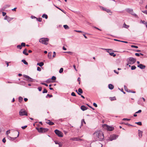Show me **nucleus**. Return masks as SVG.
I'll return each instance as SVG.
<instances>
[{
    "label": "nucleus",
    "mask_w": 147,
    "mask_h": 147,
    "mask_svg": "<svg viewBox=\"0 0 147 147\" xmlns=\"http://www.w3.org/2000/svg\"><path fill=\"white\" fill-rule=\"evenodd\" d=\"M94 138L97 140L102 141L104 138V134L103 132L101 131H95L93 134Z\"/></svg>",
    "instance_id": "nucleus-1"
},
{
    "label": "nucleus",
    "mask_w": 147,
    "mask_h": 147,
    "mask_svg": "<svg viewBox=\"0 0 147 147\" xmlns=\"http://www.w3.org/2000/svg\"><path fill=\"white\" fill-rule=\"evenodd\" d=\"M136 61V59L133 57H129L127 58V65H129V64L132 65L134 64Z\"/></svg>",
    "instance_id": "nucleus-2"
},
{
    "label": "nucleus",
    "mask_w": 147,
    "mask_h": 147,
    "mask_svg": "<svg viewBox=\"0 0 147 147\" xmlns=\"http://www.w3.org/2000/svg\"><path fill=\"white\" fill-rule=\"evenodd\" d=\"M49 39L47 38H41L39 40L40 42L42 44L47 45L48 44V42L49 41Z\"/></svg>",
    "instance_id": "nucleus-3"
},
{
    "label": "nucleus",
    "mask_w": 147,
    "mask_h": 147,
    "mask_svg": "<svg viewBox=\"0 0 147 147\" xmlns=\"http://www.w3.org/2000/svg\"><path fill=\"white\" fill-rule=\"evenodd\" d=\"M103 127L106 129L107 131H111L114 130V128L112 126H110L106 124H104L103 125Z\"/></svg>",
    "instance_id": "nucleus-4"
},
{
    "label": "nucleus",
    "mask_w": 147,
    "mask_h": 147,
    "mask_svg": "<svg viewBox=\"0 0 147 147\" xmlns=\"http://www.w3.org/2000/svg\"><path fill=\"white\" fill-rule=\"evenodd\" d=\"M36 129L38 132L42 133L47 132L49 130L47 128H44L43 127H40V128H36Z\"/></svg>",
    "instance_id": "nucleus-5"
},
{
    "label": "nucleus",
    "mask_w": 147,
    "mask_h": 147,
    "mask_svg": "<svg viewBox=\"0 0 147 147\" xmlns=\"http://www.w3.org/2000/svg\"><path fill=\"white\" fill-rule=\"evenodd\" d=\"M126 11L130 13L132 15L134 16L136 18H138V16L137 14L134 13L133 10L132 9L130 8H127L125 9Z\"/></svg>",
    "instance_id": "nucleus-6"
},
{
    "label": "nucleus",
    "mask_w": 147,
    "mask_h": 147,
    "mask_svg": "<svg viewBox=\"0 0 147 147\" xmlns=\"http://www.w3.org/2000/svg\"><path fill=\"white\" fill-rule=\"evenodd\" d=\"M19 115L20 116L28 115L27 113L24 110L22 109H21L19 111Z\"/></svg>",
    "instance_id": "nucleus-7"
},
{
    "label": "nucleus",
    "mask_w": 147,
    "mask_h": 147,
    "mask_svg": "<svg viewBox=\"0 0 147 147\" xmlns=\"http://www.w3.org/2000/svg\"><path fill=\"white\" fill-rule=\"evenodd\" d=\"M55 133L59 137H62L63 136V133L60 131L56 129L55 130Z\"/></svg>",
    "instance_id": "nucleus-8"
},
{
    "label": "nucleus",
    "mask_w": 147,
    "mask_h": 147,
    "mask_svg": "<svg viewBox=\"0 0 147 147\" xmlns=\"http://www.w3.org/2000/svg\"><path fill=\"white\" fill-rule=\"evenodd\" d=\"M71 140L74 141H82V139L78 138H72L70 139Z\"/></svg>",
    "instance_id": "nucleus-9"
},
{
    "label": "nucleus",
    "mask_w": 147,
    "mask_h": 147,
    "mask_svg": "<svg viewBox=\"0 0 147 147\" xmlns=\"http://www.w3.org/2000/svg\"><path fill=\"white\" fill-rule=\"evenodd\" d=\"M23 76L25 78L27 79V80H26L29 82L33 81V80H32V79L28 76L24 75H23Z\"/></svg>",
    "instance_id": "nucleus-10"
},
{
    "label": "nucleus",
    "mask_w": 147,
    "mask_h": 147,
    "mask_svg": "<svg viewBox=\"0 0 147 147\" xmlns=\"http://www.w3.org/2000/svg\"><path fill=\"white\" fill-rule=\"evenodd\" d=\"M118 137V136L115 135H114L110 137L109 139L110 141H112L113 140H115Z\"/></svg>",
    "instance_id": "nucleus-11"
},
{
    "label": "nucleus",
    "mask_w": 147,
    "mask_h": 147,
    "mask_svg": "<svg viewBox=\"0 0 147 147\" xmlns=\"http://www.w3.org/2000/svg\"><path fill=\"white\" fill-rule=\"evenodd\" d=\"M101 9L103 10L106 11L107 13H112V12L110 9H107L105 7H102Z\"/></svg>",
    "instance_id": "nucleus-12"
},
{
    "label": "nucleus",
    "mask_w": 147,
    "mask_h": 147,
    "mask_svg": "<svg viewBox=\"0 0 147 147\" xmlns=\"http://www.w3.org/2000/svg\"><path fill=\"white\" fill-rule=\"evenodd\" d=\"M138 67H139L141 69H144L146 67V66L142 64H139L137 66Z\"/></svg>",
    "instance_id": "nucleus-13"
},
{
    "label": "nucleus",
    "mask_w": 147,
    "mask_h": 147,
    "mask_svg": "<svg viewBox=\"0 0 147 147\" xmlns=\"http://www.w3.org/2000/svg\"><path fill=\"white\" fill-rule=\"evenodd\" d=\"M102 145L100 143L98 144H96L92 146V147H102Z\"/></svg>",
    "instance_id": "nucleus-14"
},
{
    "label": "nucleus",
    "mask_w": 147,
    "mask_h": 147,
    "mask_svg": "<svg viewBox=\"0 0 147 147\" xmlns=\"http://www.w3.org/2000/svg\"><path fill=\"white\" fill-rule=\"evenodd\" d=\"M81 109L83 111H84L87 109V108L84 106L82 105L81 107Z\"/></svg>",
    "instance_id": "nucleus-15"
},
{
    "label": "nucleus",
    "mask_w": 147,
    "mask_h": 147,
    "mask_svg": "<svg viewBox=\"0 0 147 147\" xmlns=\"http://www.w3.org/2000/svg\"><path fill=\"white\" fill-rule=\"evenodd\" d=\"M47 124H49V125H53L54 124L53 122L51 121L50 120H48L46 122Z\"/></svg>",
    "instance_id": "nucleus-16"
},
{
    "label": "nucleus",
    "mask_w": 147,
    "mask_h": 147,
    "mask_svg": "<svg viewBox=\"0 0 147 147\" xmlns=\"http://www.w3.org/2000/svg\"><path fill=\"white\" fill-rule=\"evenodd\" d=\"M108 87H109V88L111 90L113 89L114 88L113 85L111 84H110L109 85Z\"/></svg>",
    "instance_id": "nucleus-17"
},
{
    "label": "nucleus",
    "mask_w": 147,
    "mask_h": 147,
    "mask_svg": "<svg viewBox=\"0 0 147 147\" xmlns=\"http://www.w3.org/2000/svg\"><path fill=\"white\" fill-rule=\"evenodd\" d=\"M138 131L139 137H141L142 136V132L140 130H138Z\"/></svg>",
    "instance_id": "nucleus-18"
},
{
    "label": "nucleus",
    "mask_w": 147,
    "mask_h": 147,
    "mask_svg": "<svg viewBox=\"0 0 147 147\" xmlns=\"http://www.w3.org/2000/svg\"><path fill=\"white\" fill-rule=\"evenodd\" d=\"M123 28H127V29H128L129 28V25H126L125 24V23H124V24H123Z\"/></svg>",
    "instance_id": "nucleus-19"
},
{
    "label": "nucleus",
    "mask_w": 147,
    "mask_h": 147,
    "mask_svg": "<svg viewBox=\"0 0 147 147\" xmlns=\"http://www.w3.org/2000/svg\"><path fill=\"white\" fill-rule=\"evenodd\" d=\"M27 51V49H25L23 51V53L26 55H28V53L26 52V51Z\"/></svg>",
    "instance_id": "nucleus-20"
},
{
    "label": "nucleus",
    "mask_w": 147,
    "mask_h": 147,
    "mask_svg": "<svg viewBox=\"0 0 147 147\" xmlns=\"http://www.w3.org/2000/svg\"><path fill=\"white\" fill-rule=\"evenodd\" d=\"M44 64V63L43 62H41L39 63H38L37 64V65H38L39 66L41 67L43 66Z\"/></svg>",
    "instance_id": "nucleus-21"
},
{
    "label": "nucleus",
    "mask_w": 147,
    "mask_h": 147,
    "mask_svg": "<svg viewBox=\"0 0 147 147\" xmlns=\"http://www.w3.org/2000/svg\"><path fill=\"white\" fill-rule=\"evenodd\" d=\"M22 61L24 63L25 65H27L28 64V63L24 59H22Z\"/></svg>",
    "instance_id": "nucleus-22"
},
{
    "label": "nucleus",
    "mask_w": 147,
    "mask_h": 147,
    "mask_svg": "<svg viewBox=\"0 0 147 147\" xmlns=\"http://www.w3.org/2000/svg\"><path fill=\"white\" fill-rule=\"evenodd\" d=\"M42 17L43 18H45V19H47L48 18V16L47 15L45 14L42 15Z\"/></svg>",
    "instance_id": "nucleus-23"
},
{
    "label": "nucleus",
    "mask_w": 147,
    "mask_h": 147,
    "mask_svg": "<svg viewBox=\"0 0 147 147\" xmlns=\"http://www.w3.org/2000/svg\"><path fill=\"white\" fill-rule=\"evenodd\" d=\"M78 93H81V94H82L83 92V91L82 89L80 88H79L78 89Z\"/></svg>",
    "instance_id": "nucleus-24"
},
{
    "label": "nucleus",
    "mask_w": 147,
    "mask_h": 147,
    "mask_svg": "<svg viewBox=\"0 0 147 147\" xmlns=\"http://www.w3.org/2000/svg\"><path fill=\"white\" fill-rule=\"evenodd\" d=\"M109 55L111 56H113V57H115L116 55L114 53H109Z\"/></svg>",
    "instance_id": "nucleus-25"
},
{
    "label": "nucleus",
    "mask_w": 147,
    "mask_h": 147,
    "mask_svg": "<svg viewBox=\"0 0 147 147\" xmlns=\"http://www.w3.org/2000/svg\"><path fill=\"white\" fill-rule=\"evenodd\" d=\"M63 27L65 29H68L69 28V27L67 25H63Z\"/></svg>",
    "instance_id": "nucleus-26"
},
{
    "label": "nucleus",
    "mask_w": 147,
    "mask_h": 147,
    "mask_svg": "<svg viewBox=\"0 0 147 147\" xmlns=\"http://www.w3.org/2000/svg\"><path fill=\"white\" fill-rule=\"evenodd\" d=\"M48 57L49 59H51V53H49L48 55Z\"/></svg>",
    "instance_id": "nucleus-27"
},
{
    "label": "nucleus",
    "mask_w": 147,
    "mask_h": 147,
    "mask_svg": "<svg viewBox=\"0 0 147 147\" xmlns=\"http://www.w3.org/2000/svg\"><path fill=\"white\" fill-rule=\"evenodd\" d=\"M13 19V18H10L9 17H8V18H7V20L8 22H9L11 20H12Z\"/></svg>",
    "instance_id": "nucleus-28"
},
{
    "label": "nucleus",
    "mask_w": 147,
    "mask_h": 147,
    "mask_svg": "<svg viewBox=\"0 0 147 147\" xmlns=\"http://www.w3.org/2000/svg\"><path fill=\"white\" fill-rule=\"evenodd\" d=\"M140 23H142V24H144L145 25V24H146V22L144 20L142 21V20H141L140 22Z\"/></svg>",
    "instance_id": "nucleus-29"
},
{
    "label": "nucleus",
    "mask_w": 147,
    "mask_h": 147,
    "mask_svg": "<svg viewBox=\"0 0 147 147\" xmlns=\"http://www.w3.org/2000/svg\"><path fill=\"white\" fill-rule=\"evenodd\" d=\"M102 49L104 50H107V52L109 53H110V51H109V50H111V49H103V48H101Z\"/></svg>",
    "instance_id": "nucleus-30"
},
{
    "label": "nucleus",
    "mask_w": 147,
    "mask_h": 147,
    "mask_svg": "<svg viewBox=\"0 0 147 147\" xmlns=\"http://www.w3.org/2000/svg\"><path fill=\"white\" fill-rule=\"evenodd\" d=\"M37 21H38L39 22H40L42 21V19L41 18H36Z\"/></svg>",
    "instance_id": "nucleus-31"
},
{
    "label": "nucleus",
    "mask_w": 147,
    "mask_h": 147,
    "mask_svg": "<svg viewBox=\"0 0 147 147\" xmlns=\"http://www.w3.org/2000/svg\"><path fill=\"white\" fill-rule=\"evenodd\" d=\"M10 5H4L3 7H4L5 8V9L9 7H10Z\"/></svg>",
    "instance_id": "nucleus-32"
},
{
    "label": "nucleus",
    "mask_w": 147,
    "mask_h": 147,
    "mask_svg": "<svg viewBox=\"0 0 147 147\" xmlns=\"http://www.w3.org/2000/svg\"><path fill=\"white\" fill-rule=\"evenodd\" d=\"M63 68H61L59 70V73H61L63 71Z\"/></svg>",
    "instance_id": "nucleus-33"
},
{
    "label": "nucleus",
    "mask_w": 147,
    "mask_h": 147,
    "mask_svg": "<svg viewBox=\"0 0 147 147\" xmlns=\"http://www.w3.org/2000/svg\"><path fill=\"white\" fill-rule=\"evenodd\" d=\"M18 135H17V136L16 137H15V138H11H11L13 140L15 139L17 137H18L19 135V131H18Z\"/></svg>",
    "instance_id": "nucleus-34"
},
{
    "label": "nucleus",
    "mask_w": 147,
    "mask_h": 147,
    "mask_svg": "<svg viewBox=\"0 0 147 147\" xmlns=\"http://www.w3.org/2000/svg\"><path fill=\"white\" fill-rule=\"evenodd\" d=\"M136 67L135 66H131V69L132 70H134L135 69H136Z\"/></svg>",
    "instance_id": "nucleus-35"
},
{
    "label": "nucleus",
    "mask_w": 147,
    "mask_h": 147,
    "mask_svg": "<svg viewBox=\"0 0 147 147\" xmlns=\"http://www.w3.org/2000/svg\"><path fill=\"white\" fill-rule=\"evenodd\" d=\"M135 123L140 125H142V123L141 122H136Z\"/></svg>",
    "instance_id": "nucleus-36"
},
{
    "label": "nucleus",
    "mask_w": 147,
    "mask_h": 147,
    "mask_svg": "<svg viewBox=\"0 0 147 147\" xmlns=\"http://www.w3.org/2000/svg\"><path fill=\"white\" fill-rule=\"evenodd\" d=\"M65 53H67L68 54H70V55H72L73 53L72 52H70V51H68V52H64Z\"/></svg>",
    "instance_id": "nucleus-37"
},
{
    "label": "nucleus",
    "mask_w": 147,
    "mask_h": 147,
    "mask_svg": "<svg viewBox=\"0 0 147 147\" xmlns=\"http://www.w3.org/2000/svg\"><path fill=\"white\" fill-rule=\"evenodd\" d=\"M23 99V98L22 97H21V96L19 97V102H20V101H22V100Z\"/></svg>",
    "instance_id": "nucleus-38"
},
{
    "label": "nucleus",
    "mask_w": 147,
    "mask_h": 147,
    "mask_svg": "<svg viewBox=\"0 0 147 147\" xmlns=\"http://www.w3.org/2000/svg\"><path fill=\"white\" fill-rule=\"evenodd\" d=\"M47 92V90L46 89H44L43 91L42 92L43 93H46Z\"/></svg>",
    "instance_id": "nucleus-39"
},
{
    "label": "nucleus",
    "mask_w": 147,
    "mask_h": 147,
    "mask_svg": "<svg viewBox=\"0 0 147 147\" xmlns=\"http://www.w3.org/2000/svg\"><path fill=\"white\" fill-rule=\"evenodd\" d=\"M21 47L23 46V47H25L26 46L25 43L24 42H22L21 44Z\"/></svg>",
    "instance_id": "nucleus-40"
},
{
    "label": "nucleus",
    "mask_w": 147,
    "mask_h": 147,
    "mask_svg": "<svg viewBox=\"0 0 147 147\" xmlns=\"http://www.w3.org/2000/svg\"><path fill=\"white\" fill-rule=\"evenodd\" d=\"M17 48H19L20 49H22V47L21 45H17Z\"/></svg>",
    "instance_id": "nucleus-41"
},
{
    "label": "nucleus",
    "mask_w": 147,
    "mask_h": 147,
    "mask_svg": "<svg viewBox=\"0 0 147 147\" xmlns=\"http://www.w3.org/2000/svg\"><path fill=\"white\" fill-rule=\"evenodd\" d=\"M56 79V78L55 76H52L51 78V80H55Z\"/></svg>",
    "instance_id": "nucleus-42"
},
{
    "label": "nucleus",
    "mask_w": 147,
    "mask_h": 147,
    "mask_svg": "<svg viewBox=\"0 0 147 147\" xmlns=\"http://www.w3.org/2000/svg\"><path fill=\"white\" fill-rule=\"evenodd\" d=\"M131 47L132 48H138V47L137 46L134 45H131Z\"/></svg>",
    "instance_id": "nucleus-43"
},
{
    "label": "nucleus",
    "mask_w": 147,
    "mask_h": 147,
    "mask_svg": "<svg viewBox=\"0 0 147 147\" xmlns=\"http://www.w3.org/2000/svg\"><path fill=\"white\" fill-rule=\"evenodd\" d=\"M130 120V119H127V118H123V121L126 120V121H129Z\"/></svg>",
    "instance_id": "nucleus-44"
},
{
    "label": "nucleus",
    "mask_w": 147,
    "mask_h": 147,
    "mask_svg": "<svg viewBox=\"0 0 147 147\" xmlns=\"http://www.w3.org/2000/svg\"><path fill=\"white\" fill-rule=\"evenodd\" d=\"M48 96H49L50 98H51L53 96L52 95H49V94H47L46 96V97L47 98Z\"/></svg>",
    "instance_id": "nucleus-45"
},
{
    "label": "nucleus",
    "mask_w": 147,
    "mask_h": 147,
    "mask_svg": "<svg viewBox=\"0 0 147 147\" xmlns=\"http://www.w3.org/2000/svg\"><path fill=\"white\" fill-rule=\"evenodd\" d=\"M41 69L39 67H38L37 68V70L39 71H41Z\"/></svg>",
    "instance_id": "nucleus-46"
},
{
    "label": "nucleus",
    "mask_w": 147,
    "mask_h": 147,
    "mask_svg": "<svg viewBox=\"0 0 147 147\" xmlns=\"http://www.w3.org/2000/svg\"><path fill=\"white\" fill-rule=\"evenodd\" d=\"M38 90L39 91H41L42 89V88L41 87H39L38 88Z\"/></svg>",
    "instance_id": "nucleus-47"
},
{
    "label": "nucleus",
    "mask_w": 147,
    "mask_h": 147,
    "mask_svg": "<svg viewBox=\"0 0 147 147\" xmlns=\"http://www.w3.org/2000/svg\"><path fill=\"white\" fill-rule=\"evenodd\" d=\"M50 79H48L46 81V82L47 83H50L51 82V80H50Z\"/></svg>",
    "instance_id": "nucleus-48"
},
{
    "label": "nucleus",
    "mask_w": 147,
    "mask_h": 147,
    "mask_svg": "<svg viewBox=\"0 0 147 147\" xmlns=\"http://www.w3.org/2000/svg\"><path fill=\"white\" fill-rule=\"evenodd\" d=\"M71 95L73 96H76V95L74 92H72L71 93Z\"/></svg>",
    "instance_id": "nucleus-49"
},
{
    "label": "nucleus",
    "mask_w": 147,
    "mask_h": 147,
    "mask_svg": "<svg viewBox=\"0 0 147 147\" xmlns=\"http://www.w3.org/2000/svg\"><path fill=\"white\" fill-rule=\"evenodd\" d=\"M10 62H7V61H5V63H6V65H7V67H8V66H9V63H10Z\"/></svg>",
    "instance_id": "nucleus-50"
},
{
    "label": "nucleus",
    "mask_w": 147,
    "mask_h": 147,
    "mask_svg": "<svg viewBox=\"0 0 147 147\" xmlns=\"http://www.w3.org/2000/svg\"><path fill=\"white\" fill-rule=\"evenodd\" d=\"M114 72L117 74H119V72L118 71H117L115 70H114Z\"/></svg>",
    "instance_id": "nucleus-51"
},
{
    "label": "nucleus",
    "mask_w": 147,
    "mask_h": 147,
    "mask_svg": "<svg viewBox=\"0 0 147 147\" xmlns=\"http://www.w3.org/2000/svg\"><path fill=\"white\" fill-rule=\"evenodd\" d=\"M142 112V111L141 110H138V111H137V112H136L135 113H140L141 112Z\"/></svg>",
    "instance_id": "nucleus-52"
},
{
    "label": "nucleus",
    "mask_w": 147,
    "mask_h": 147,
    "mask_svg": "<svg viewBox=\"0 0 147 147\" xmlns=\"http://www.w3.org/2000/svg\"><path fill=\"white\" fill-rule=\"evenodd\" d=\"M78 94L79 95H80L81 96V97L82 98H85L80 93L78 92Z\"/></svg>",
    "instance_id": "nucleus-53"
},
{
    "label": "nucleus",
    "mask_w": 147,
    "mask_h": 147,
    "mask_svg": "<svg viewBox=\"0 0 147 147\" xmlns=\"http://www.w3.org/2000/svg\"><path fill=\"white\" fill-rule=\"evenodd\" d=\"M5 8L4 7H3L1 9V11H3L5 10Z\"/></svg>",
    "instance_id": "nucleus-54"
},
{
    "label": "nucleus",
    "mask_w": 147,
    "mask_h": 147,
    "mask_svg": "<svg viewBox=\"0 0 147 147\" xmlns=\"http://www.w3.org/2000/svg\"><path fill=\"white\" fill-rule=\"evenodd\" d=\"M53 53V57L54 58L56 56V53L55 51H54Z\"/></svg>",
    "instance_id": "nucleus-55"
},
{
    "label": "nucleus",
    "mask_w": 147,
    "mask_h": 147,
    "mask_svg": "<svg viewBox=\"0 0 147 147\" xmlns=\"http://www.w3.org/2000/svg\"><path fill=\"white\" fill-rule=\"evenodd\" d=\"M6 141V140L5 139V138H3L2 140V142L4 143H5V142Z\"/></svg>",
    "instance_id": "nucleus-56"
},
{
    "label": "nucleus",
    "mask_w": 147,
    "mask_h": 147,
    "mask_svg": "<svg viewBox=\"0 0 147 147\" xmlns=\"http://www.w3.org/2000/svg\"><path fill=\"white\" fill-rule=\"evenodd\" d=\"M27 127V125H25V126H22V128L23 129H25L26 128V127Z\"/></svg>",
    "instance_id": "nucleus-57"
},
{
    "label": "nucleus",
    "mask_w": 147,
    "mask_h": 147,
    "mask_svg": "<svg viewBox=\"0 0 147 147\" xmlns=\"http://www.w3.org/2000/svg\"><path fill=\"white\" fill-rule=\"evenodd\" d=\"M10 130H8L6 132V134L8 135L9 133H10Z\"/></svg>",
    "instance_id": "nucleus-58"
},
{
    "label": "nucleus",
    "mask_w": 147,
    "mask_h": 147,
    "mask_svg": "<svg viewBox=\"0 0 147 147\" xmlns=\"http://www.w3.org/2000/svg\"><path fill=\"white\" fill-rule=\"evenodd\" d=\"M6 14V13L3 12H2V15L3 16H5Z\"/></svg>",
    "instance_id": "nucleus-59"
},
{
    "label": "nucleus",
    "mask_w": 147,
    "mask_h": 147,
    "mask_svg": "<svg viewBox=\"0 0 147 147\" xmlns=\"http://www.w3.org/2000/svg\"><path fill=\"white\" fill-rule=\"evenodd\" d=\"M41 84H42V85H45V86H48V85L47 84L45 83H41Z\"/></svg>",
    "instance_id": "nucleus-60"
},
{
    "label": "nucleus",
    "mask_w": 147,
    "mask_h": 147,
    "mask_svg": "<svg viewBox=\"0 0 147 147\" xmlns=\"http://www.w3.org/2000/svg\"><path fill=\"white\" fill-rule=\"evenodd\" d=\"M8 18L7 16H6L4 18V19L5 20H7V18Z\"/></svg>",
    "instance_id": "nucleus-61"
},
{
    "label": "nucleus",
    "mask_w": 147,
    "mask_h": 147,
    "mask_svg": "<svg viewBox=\"0 0 147 147\" xmlns=\"http://www.w3.org/2000/svg\"><path fill=\"white\" fill-rule=\"evenodd\" d=\"M93 105L95 107H97V105L95 103H94Z\"/></svg>",
    "instance_id": "nucleus-62"
},
{
    "label": "nucleus",
    "mask_w": 147,
    "mask_h": 147,
    "mask_svg": "<svg viewBox=\"0 0 147 147\" xmlns=\"http://www.w3.org/2000/svg\"><path fill=\"white\" fill-rule=\"evenodd\" d=\"M135 55L136 56H138V57L140 55V54L138 53H136Z\"/></svg>",
    "instance_id": "nucleus-63"
},
{
    "label": "nucleus",
    "mask_w": 147,
    "mask_h": 147,
    "mask_svg": "<svg viewBox=\"0 0 147 147\" xmlns=\"http://www.w3.org/2000/svg\"><path fill=\"white\" fill-rule=\"evenodd\" d=\"M145 14H147V10H145L142 11Z\"/></svg>",
    "instance_id": "nucleus-64"
}]
</instances>
